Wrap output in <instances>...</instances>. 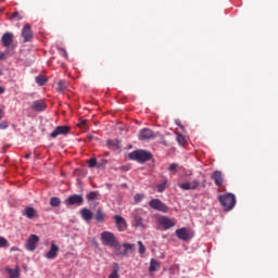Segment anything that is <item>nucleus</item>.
Here are the masks:
<instances>
[{
  "label": "nucleus",
  "instance_id": "nucleus-13",
  "mask_svg": "<svg viewBox=\"0 0 278 278\" xmlns=\"http://www.w3.org/2000/svg\"><path fill=\"white\" fill-rule=\"evenodd\" d=\"M59 251L60 248L54 242H52L50 250L46 253L47 260H55V257H58Z\"/></svg>",
  "mask_w": 278,
  "mask_h": 278
},
{
  "label": "nucleus",
  "instance_id": "nucleus-28",
  "mask_svg": "<svg viewBox=\"0 0 278 278\" xmlns=\"http://www.w3.org/2000/svg\"><path fill=\"white\" fill-rule=\"evenodd\" d=\"M36 84H38V86H45V84H47V77L39 75L36 78Z\"/></svg>",
  "mask_w": 278,
  "mask_h": 278
},
{
  "label": "nucleus",
  "instance_id": "nucleus-1",
  "mask_svg": "<svg viewBox=\"0 0 278 278\" xmlns=\"http://www.w3.org/2000/svg\"><path fill=\"white\" fill-rule=\"evenodd\" d=\"M100 240L104 247H111V249H115V251H119L123 247L112 231H103L100 235Z\"/></svg>",
  "mask_w": 278,
  "mask_h": 278
},
{
  "label": "nucleus",
  "instance_id": "nucleus-4",
  "mask_svg": "<svg viewBox=\"0 0 278 278\" xmlns=\"http://www.w3.org/2000/svg\"><path fill=\"white\" fill-rule=\"evenodd\" d=\"M157 223L162 229L168 231V229L175 227L177 225V219L170 218L168 216L162 215L157 218Z\"/></svg>",
  "mask_w": 278,
  "mask_h": 278
},
{
  "label": "nucleus",
  "instance_id": "nucleus-8",
  "mask_svg": "<svg viewBox=\"0 0 278 278\" xmlns=\"http://www.w3.org/2000/svg\"><path fill=\"white\" fill-rule=\"evenodd\" d=\"M22 38L24 42H31L34 38V31H31V26L29 24L24 25L22 29Z\"/></svg>",
  "mask_w": 278,
  "mask_h": 278
},
{
  "label": "nucleus",
  "instance_id": "nucleus-27",
  "mask_svg": "<svg viewBox=\"0 0 278 278\" xmlns=\"http://www.w3.org/2000/svg\"><path fill=\"white\" fill-rule=\"evenodd\" d=\"M62 201H60V198H51L50 199V205L51 207H60Z\"/></svg>",
  "mask_w": 278,
  "mask_h": 278
},
{
  "label": "nucleus",
  "instance_id": "nucleus-5",
  "mask_svg": "<svg viewBox=\"0 0 278 278\" xmlns=\"http://www.w3.org/2000/svg\"><path fill=\"white\" fill-rule=\"evenodd\" d=\"M149 206L151 210H155L156 212H162L163 214H166L168 212V206L162 202L160 199H152L149 202Z\"/></svg>",
  "mask_w": 278,
  "mask_h": 278
},
{
  "label": "nucleus",
  "instance_id": "nucleus-7",
  "mask_svg": "<svg viewBox=\"0 0 278 278\" xmlns=\"http://www.w3.org/2000/svg\"><path fill=\"white\" fill-rule=\"evenodd\" d=\"M38 242H40V237H38L37 235H30V237L26 241L27 251H36Z\"/></svg>",
  "mask_w": 278,
  "mask_h": 278
},
{
  "label": "nucleus",
  "instance_id": "nucleus-12",
  "mask_svg": "<svg viewBox=\"0 0 278 278\" xmlns=\"http://www.w3.org/2000/svg\"><path fill=\"white\" fill-rule=\"evenodd\" d=\"M134 227H138L139 229H147V222L140 214H136L134 216Z\"/></svg>",
  "mask_w": 278,
  "mask_h": 278
},
{
  "label": "nucleus",
  "instance_id": "nucleus-34",
  "mask_svg": "<svg viewBox=\"0 0 278 278\" xmlns=\"http://www.w3.org/2000/svg\"><path fill=\"white\" fill-rule=\"evenodd\" d=\"M177 168H179V165L177 163H172L168 167L169 173H177Z\"/></svg>",
  "mask_w": 278,
  "mask_h": 278
},
{
  "label": "nucleus",
  "instance_id": "nucleus-14",
  "mask_svg": "<svg viewBox=\"0 0 278 278\" xmlns=\"http://www.w3.org/2000/svg\"><path fill=\"white\" fill-rule=\"evenodd\" d=\"M211 178L214 180L215 186H217V188H220V186H223V184L225 181L223 178V172H220V170H215L212 174Z\"/></svg>",
  "mask_w": 278,
  "mask_h": 278
},
{
  "label": "nucleus",
  "instance_id": "nucleus-18",
  "mask_svg": "<svg viewBox=\"0 0 278 278\" xmlns=\"http://www.w3.org/2000/svg\"><path fill=\"white\" fill-rule=\"evenodd\" d=\"M1 42L3 47H10L14 42V35L12 33H5L2 35Z\"/></svg>",
  "mask_w": 278,
  "mask_h": 278
},
{
  "label": "nucleus",
  "instance_id": "nucleus-31",
  "mask_svg": "<svg viewBox=\"0 0 278 278\" xmlns=\"http://www.w3.org/2000/svg\"><path fill=\"white\" fill-rule=\"evenodd\" d=\"M176 140L178 144H180V147H184V144H186V137H184V135L181 134H176Z\"/></svg>",
  "mask_w": 278,
  "mask_h": 278
},
{
  "label": "nucleus",
  "instance_id": "nucleus-6",
  "mask_svg": "<svg viewBox=\"0 0 278 278\" xmlns=\"http://www.w3.org/2000/svg\"><path fill=\"white\" fill-rule=\"evenodd\" d=\"M139 140H143V141H149V140H153V138H155V132H153V130H151L150 128H142L139 131L138 135Z\"/></svg>",
  "mask_w": 278,
  "mask_h": 278
},
{
  "label": "nucleus",
  "instance_id": "nucleus-17",
  "mask_svg": "<svg viewBox=\"0 0 278 278\" xmlns=\"http://www.w3.org/2000/svg\"><path fill=\"white\" fill-rule=\"evenodd\" d=\"M176 236L179 240L188 242V239L190 238V232H188V228H179L176 230Z\"/></svg>",
  "mask_w": 278,
  "mask_h": 278
},
{
  "label": "nucleus",
  "instance_id": "nucleus-3",
  "mask_svg": "<svg viewBox=\"0 0 278 278\" xmlns=\"http://www.w3.org/2000/svg\"><path fill=\"white\" fill-rule=\"evenodd\" d=\"M220 205L224 206L226 212H229L236 207V195L232 193H225L218 197Z\"/></svg>",
  "mask_w": 278,
  "mask_h": 278
},
{
  "label": "nucleus",
  "instance_id": "nucleus-21",
  "mask_svg": "<svg viewBox=\"0 0 278 278\" xmlns=\"http://www.w3.org/2000/svg\"><path fill=\"white\" fill-rule=\"evenodd\" d=\"M161 264L157 260L151 258L150 260V266H149V273H155V270H160Z\"/></svg>",
  "mask_w": 278,
  "mask_h": 278
},
{
  "label": "nucleus",
  "instance_id": "nucleus-42",
  "mask_svg": "<svg viewBox=\"0 0 278 278\" xmlns=\"http://www.w3.org/2000/svg\"><path fill=\"white\" fill-rule=\"evenodd\" d=\"M29 157H31V153H28V154L25 155L26 160H29Z\"/></svg>",
  "mask_w": 278,
  "mask_h": 278
},
{
  "label": "nucleus",
  "instance_id": "nucleus-9",
  "mask_svg": "<svg viewBox=\"0 0 278 278\" xmlns=\"http://www.w3.org/2000/svg\"><path fill=\"white\" fill-rule=\"evenodd\" d=\"M65 204H67V205H84V197H81L79 194L70 195L65 200Z\"/></svg>",
  "mask_w": 278,
  "mask_h": 278
},
{
  "label": "nucleus",
  "instance_id": "nucleus-43",
  "mask_svg": "<svg viewBox=\"0 0 278 278\" xmlns=\"http://www.w3.org/2000/svg\"><path fill=\"white\" fill-rule=\"evenodd\" d=\"M161 144H164V147H168V143H166V141H161Z\"/></svg>",
  "mask_w": 278,
  "mask_h": 278
},
{
  "label": "nucleus",
  "instance_id": "nucleus-22",
  "mask_svg": "<svg viewBox=\"0 0 278 278\" xmlns=\"http://www.w3.org/2000/svg\"><path fill=\"white\" fill-rule=\"evenodd\" d=\"M81 217L84 218V220H92V211L88 210V208H83L80 211Z\"/></svg>",
  "mask_w": 278,
  "mask_h": 278
},
{
  "label": "nucleus",
  "instance_id": "nucleus-32",
  "mask_svg": "<svg viewBox=\"0 0 278 278\" xmlns=\"http://www.w3.org/2000/svg\"><path fill=\"white\" fill-rule=\"evenodd\" d=\"M8 247H10L8 239L0 236V249H8Z\"/></svg>",
  "mask_w": 278,
  "mask_h": 278
},
{
  "label": "nucleus",
  "instance_id": "nucleus-39",
  "mask_svg": "<svg viewBox=\"0 0 278 278\" xmlns=\"http://www.w3.org/2000/svg\"><path fill=\"white\" fill-rule=\"evenodd\" d=\"M206 184H207V180L205 179V175H202V182H201L202 188H205Z\"/></svg>",
  "mask_w": 278,
  "mask_h": 278
},
{
  "label": "nucleus",
  "instance_id": "nucleus-35",
  "mask_svg": "<svg viewBox=\"0 0 278 278\" xmlns=\"http://www.w3.org/2000/svg\"><path fill=\"white\" fill-rule=\"evenodd\" d=\"M144 199V194L137 193L134 198L135 203H140Z\"/></svg>",
  "mask_w": 278,
  "mask_h": 278
},
{
  "label": "nucleus",
  "instance_id": "nucleus-11",
  "mask_svg": "<svg viewBox=\"0 0 278 278\" xmlns=\"http://www.w3.org/2000/svg\"><path fill=\"white\" fill-rule=\"evenodd\" d=\"M30 110L34 112H45L47 110V103L45 100H36L31 103Z\"/></svg>",
  "mask_w": 278,
  "mask_h": 278
},
{
  "label": "nucleus",
  "instance_id": "nucleus-20",
  "mask_svg": "<svg viewBox=\"0 0 278 278\" xmlns=\"http://www.w3.org/2000/svg\"><path fill=\"white\" fill-rule=\"evenodd\" d=\"M5 271L9 275V278H21V267L16 266L14 269L7 267Z\"/></svg>",
  "mask_w": 278,
  "mask_h": 278
},
{
  "label": "nucleus",
  "instance_id": "nucleus-25",
  "mask_svg": "<svg viewBox=\"0 0 278 278\" xmlns=\"http://www.w3.org/2000/svg\"><path fill=\"white\" fill-rule=\"evenodd\" d=\"M66 88H67L66 81L59 80L58 88H56L58 92H64Z\"/></svg>",
  "mask_w": 278,
  "mask_h": 278
},
{
  "label": "nucleus",
  "instance_id": "nucleus-15",
  "mask_svg": "<svg viewBox=\"0 0 278 278\" xmlns=\"http://www.w3.org/2000/svg\"><path fill=\"white\" fill-rule=\"evenodd\" d=\"M114 220L118 231H125V229H127V222L123 218V216L115 215Z\"/></svg>",
  "mask_w": 278,
  "mask_h": 278
},
{
  "label": "nucleus",
  "instance_id": "nucleus-44",
  "mask_svg": "<svg viewBox=\"0 0 278 278\" xmlns=\"http://www.w3.org/2000/svg\"><path fill=\"white\" fill-rule=\"evenodd\" d=\"M80 125H83V126L86 125V121H83V122L80 123Z\"/></svg>",
  "mask_w": 278,
  "mask_h": 278
},
{
  "label": "nucleus",
  "instance_id": "nucleus-30",
  "mask_svg": "<svg viewBox=\"0 0 278 278\" xmlns=\"http://www.w3.org/2000/svg\"><path fill=\"white\" fill-rule=\"evenodd\" d=\"M99 197V191H91L87 194L88 201H97V198Z\"/></svg>",
  "mask_w": 278,
  "mask_h": 278
},
{
  "label": "nucleus",
  "instance_id": "nucleus-40",
  "mask_svg": "<svg viewBox=\"0 0 278 278\" xmlns=\"http://www.w3.org/2000/svg\"><path fill=\"white\" fill-rule=\"evenodd\" d=\"M3 92H5V89L0 86V94H3Z\"/></svg>",
  "mask_w": 278,
  "mask_h": 278
},
{
  "label": "nucleus",
  "instance_id": "nucleus-2",
  "mask_svg": "<svg viewBox=\"0 0 278 278\" xmlns=\"http://www.w3.org/2000/svg\"><path fill=\"white\" fill-rule=\"evenodd\" d=\"M153 154L144 150H136L129 153V160H135L139 164H144V162L151 161Z\"/></svg>",
  "mask_w": 278,
  "mask_h": 278
},
{
  "label": "nucleus",
  "instance_id": "nucleus-19",
  "mask_svg": "<svg viewBox=\"0 0 278 278\" xmlns=\"http://www.w3.org/2000/svg\"><path fill=\"white\" fill-rule=\"evenodd\" d=\"M199 180L194 179L191 182H182L179 187L181 190H197L199 188Z\"/></svg>",
  "mask_w": 278,
  "mask_h": 278
},
{
  "label": "nucleus",
  "instance_id": "nucleus-36",
  "mask_svg": "<svg viewBox=\"0 0 278 278\" xmlns=\"http://www.w3.org/2000/svg\"><path fill=\"white\" fill-rule=\"evenodd\" d=\"M88 166H89V168H94V166H97V159L93 157V159L89 160Z\"/></svg>",
  "mask_w": 278,
  "mask_h": 278
},
{
  "label": "nucleus",
  "instance_id": "nucleus-26",
  "mask_svg": "<svg viewBox=\"0 0 278 278\" xmlns=\"http://www.w3.org/2000/svg\"><path fill=\"white\" fill-rule=\"evenodd\" d=\"M94 218H96L97 223H103V220H104V218H105V214H103V213L101 212V210H98V211L96 212Z\"/></svg>",
  "mask_w": 278,
  "mask_h": 278
},
{
  "label": "nucleus",
  "instance_id": "nucleus-41",
  "mask_svg": "<svg viewBox=\"0 0 278 278\" xmlns=\"http://www.w3.org/2000/svg\"><path fill=\"white\" fill-rule=\"evenodd\" d=\"M3 118V110L0 109V121Z\"/></svg>",
  "mask_w": 278,
  "mask_h": 278
},
{
  "label": "nucleus",
  "instance_id": "nucleus-16",
  "mask_svg": "<svg viewBox=\"0 0 278 278\" xmlns=\"http://www.w3.org/2000/svg\"><path fill=\"white\" fill-rule=\"evenodd\" d=\"M23 216H26V218L33 220V218H38V212L31 206H26L23 212Z\"/></svg>",
  "mask_w": 278,
  "mask_h": 278
},
{
  "label": "nucleus",
  "instance_id": "nucleus-24",
  "mask_svg": "<svg viewBox=\"0 0 278 278\" xmlns=\"http://www.w3.org/2000/svg\"><path fill=\"white\" fill-rule=\"evenodd\" d=\"M123 247H124L125 251L117 253V255H127V251H131V249H135V248H136V244H132V243H123Z\"/></svg>",
  "mask_w": 278,
  "mask_h": 278
},
{
  "label": "nucleus",
  "instance_id": "nucleus-46",
  "mask_svg": "<svg viewBox=\"0 0 278 278\" xmlns=\"http://www.w3.org/2000/svg\"><path fill=\"white\" fill-rule=\"evenodd\" d=\"M177 125H181L180 123H177Z\"/></svg>",
  "mask_w": 278,
  "mask_h": 278
},
{
  "label": "nucleus",
  "instance_id": "nucleus-45",
  "mask_svg": "<svg viewBox=\"0 0 278 278\" xmlns=\"http://www.w3.org/2000/svg\"><path fill=\"white\" fill-rule=\"evenodd\" d=\"M62 51H63V53H64V55H65V58H66V55H67V54H66V50H62Z\"/></svg>",
  "mask_w": 278,
  "mask_h": 278
},
{
  "label": "nucleus",
  "instance_id": "nucleus-29",
  "mask_svg": "<svg viewBox=\"0 0 278 278\" xmlns=\"http://www.w3.org/2000/svg\"><path fill=\"white\" fill-rule=\"evenodd\" d=\"M168 184V179H164L161 184L157 185V192H164L166 190V186Z\"/></svg>",
  "mask_w": 278,
  "mask_h": 278
},
{
  "label": "nucleus",
  "instance_id": "nucleus-23",
  "mask_svg": "<svg viewBox=\"0 0 278 278\" xmlns=\"http://www.w3.org/2000/svg\"><path fill=\"white\" fill-rule=\"evenodd\" d=\"M121 270V265L118 263H114L112 273L110 274L109 278H121L118 271Z\"/></svg>",
  "mask_w": 278,
  "mask_h": 278
},
{
  "label": "nucleus",
  "instance_id": "nucleus-38",
  "mask_svg": "<svg viewBox=\"0 0 278 278\" xmlns=\"http://www.w3.org/2000/svg\"><path fill=\"white\" fill-rule=\"evenodd\" d=\"M0 129H8V122H1Z\"/></svg>",
  "mask_w": 278,
  "mask_h": 278
},
{
  "label": "nucleus",
  "instance_id": "nucleus-10",
  "mask_svg": "<svg viewBox=\"0 0 278 278\" xmlns=\"http://www.w3.org/2000/svg\"><path fill=\"white\" fill-rule=\"evenodd\" d=\"M71 131V127L68 126H58L51 134L50 138H56L59 136H66Z\"/></svg>",
  "mask_w": 278,
  "mask_h": 278
},
{
  "label": "nucleus",
  "instance_id": "nucleus-33",
  "mask_svg": "<svg viewBox=\"0 0 278 278\" xmlns=\"http://www.w3.org/2000/svg\"><path fill=\"white\" fill-rule=\"evenodd\" d=\"M138 247H139V254L144 255L147 248L144 247V244H142V241H138Z\"/></svg>",
  "mask_w": 278,
  "mask_h": 278
},
{
  "label": "nucleus",
  "instance_id": "nucleus-37",
  "mask_svg": "<svg viewBox=\"0 0 278 278\" xmlns=\"http://www.w3.org/2000/svg\"><path fill=\"white\" fill-rule=\"evenodd\" d=\"M12 18H18V21H21V20L23 18V16H21V13L14 12V13L12 14Z\"/></svg>",
  "mask_w": 278,
  "mask_h": 278
}]
</instances>
